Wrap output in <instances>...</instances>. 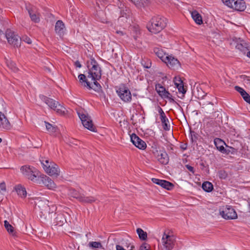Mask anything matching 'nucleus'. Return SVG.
I'll return each mask as SVG.
<instances>
[{
	"label": "nucleus",
	"mask_w": 250,
	"mask_h": 250,
	"mask_svg": "<svg viewBox=\"0 0 250 250\" xmlns=\"http://www.w3.org/2000/svg\"><path fill=\"white\" fill-rule=\"evenodd\" d=\"M91 67L88 65V72L87 76L84 74L78 76L80 82L83 83L85 87L98 91L101 89L100 84L97 82L101 78V69L99 65L94 59H90Z\"/></svg>",
	"instance_id": "f257e3e1"
},
{
	"label": "nucleus",
	"mask_w": 250,
	"mask_h": 250,
	"mask_svg": "<svg viewBox=\"0 0 250 250\" xmlns=\"http://www.w3.org/2000/svg\"><path fill=\"white\" fill-rule=\"evenodd\" d=\"M167 25V20L164 17L156 16L152 18L150 23L147 25L148 30L156 34L162 31Z\"/></svg>",
	"instance_id": "f03ea898"
},
{
	"label": "nucleus",
	"mask_w": 250,
	"mask_h": 250,
	"mask_svg": "<svg viewBox=\"0 0 250 250\" xmlns=\"http://www.w3.org/2000/svg\"><path fill=\"white\" fill-rule=\"evenodd\" d=\"M40 98L42 100L44 101L51 109L55 111L58 114L62 115L66 113L67 111L66 108L58 102L43 95L40 96Z\"/></svg>",
	"instance_id": "7ed1b4c3"
},
{
	"label": "nucleus",
	"mask_w": 250,
	"mask_h": 250,
	"mask_svg": "<svg viewBox=\"0 0 250 250\" xmlns=\"http://www.w3.org/2000/svg\"><path fill=\"white\" fill-rule=\"evenodd\" d=\"M175 239L173 235L164 233L161 241L160 247L161 250H171L174 247Z\"/></svg>",
	"instance_id": "20e7f679"
},
{
	"label": "nucleus",
	"mask_w": 250,
	"mask_h": 250,
	"mask_svg": "<svg viewBox=\"0 0 250 250\" xmlns=\"http://www.w3.org/2000/svg\"><path fill=\"white\" fill-rule=\"evenodd\" d=\"M21 170L23 175L34 183L40 174L39 171L34 167L27 165L21 167Z\"/></svg>",
	"instance_id": "39448f33"
},
{
	"label": "nucleus",
	"mask_w": 250,
	"mask_h": 250,
	"mask_svg": "<svg viewBox=\"0 0 250 250\" xmlns=\"http://www.w3.org/2000/svg\"><path fill=\"white\" fill-rule=\"evenodd\" d=\"M220 215L225 219L232 220L237 218V214L234 209L230 206L226 205L219 208Z\"/></svg>",
	"instance_id": "423d86ee"
},
{
	"label": "nucleus",
	"mask_w": 250,
	"mask_h": 250,
	"mask_svg": "<svg viewBox=\"0 0 250 250\" xmlns=\"http://www.w3.org/2000/svg\"><path fill=\"white\" fill-rule=\"evenodd\" d=\"M77 114L84 127L91 131H95V127L93 125L91 117L85 111L79 110L77 111Z\"/></svg>",
	"instance_id": "0eeeda50"
},
{
	"label": "nucleus",
	"mask_w": 250,
	"mask_h": 250,
	"mask_svg": "<svg viewBox=\"0 0 250 250\" xmlns=\"http://www.w3.org/2000/svg\"><path fill=\"white\" fill-rule=\"evenodd\" d=\"M5 36L9 44L14 47H18L20 45L21 39L19 40L18 35L11 29L6 30Z\"/></svg>",
	"instance_id": "6e6552de"
},
{
	"label": "nucleus",
	"mask_w": 250,
	"mask_h": 250,
	"mask_svg": "<svg viewBox=\"0 0 250 250\" xmlns=\"http://www.w3.org/2000/svg\"><path fill=\"white\" fill-rule=\"evenodd\" d=\"M35 183L38 185H44L48 189H53L56 188L54 182L49 177L43 174H40Z\"/></svg>",
	"instance_id": "1a4fd4ad"
},
{
	"label": "nucleus",
	"mask_w": 250,
	"mask_h": 250,
	"mask_svg": "<svg viewBox=\"0 0 250 250\" xmlns=\"http://www.w3.org/2000/svg\"><path fill=\"white\" fill-rule=\"evenodd\" d=\"M121 99L125 102H130L131 101V94L128 88L125 86L120 87L116 91Z\"/></svg>",
	"instance_id": "9d476101"
},
{
	"label": "nucleus",
	"mask_w": 250,
	"mask_h": 250,
	"mask_svg": "<svg viewBox=\"0 0 250 250\" xmlns=\"http://www.w3.org/2000/svg\"><path fill=\"white\" fill-rule=\"evenodd\" d=\"M232 41L235 44V47L241 51L245 52L250 49L248 43L241 38L235 37Z\"/></svg>",
	"instance_id": "9b49d317"
},
{
	"label": "nucleus",
	"mask_w": 250,
	"mask_h": 250,
	"mask_svg": "<svg viewBox=\"0 0 250 250\" xmlns=\"http://www.w3.org/2000/svg\"><path fill=\"white\" fill-rule=\"evenodd\" d=\"M166 61L164 62L167 66L173 69H177L180 67L179 61L172 55L167 56Z\"/></svg>",
	"instance_id": "f8f14e48"
},
{
	"label": "nucleus",
	"mask_w": 250,
	"mask_h": 250,
	"mask_svg": "<svg viewBox=\"0 0 250 250\" xmlns=\"http://www.w3.org/2000/svg\"><path fill=\"white\" fill-rule=\"evenodd\" d=\"M130 140L133 144L140 149L144 150L146 147V143L134 133L130 135Z\"/></svg>",
	"instance_id": "ddd939ff"
},
{
	"label": "nucleus",
	"mask_w": 250,
	"mask_h": 250,
	"mask_svg": "<svg viewBox=\"0 0 250 250\" xmlns=\"http://www.w3.org/2000/svg\"><path fill=\"white\" fill-rule=\"evenodd\" d=\"M11 128V125L5 115L0 111V129L8 130Z\"/></svg>",
	"instance_id": "4468645a"
},
{
	"label": "nucleus",
	"mask_w": 250,
	"mask_h": 250,
	"mask_svg": "<svg viewBox=\"0 0 250 250\" xmlns=\"http://www.w3.org/2000/svg\"><path fill=\"white\" fill-rule=\"evenodd\" d=\"M155 89L159 95L162 98L173 100L172 95L160 84H156Z\"/></svg>",
	"instance_id": "2eb2a0df"
},
{
	"label": "nucleus",
	"mask_w": 250,
	"mask_h": 250,
	"mask_svg": "<svg viewBox=\"0 0 250 250\" xmlns=\"http://www.w3.org/2000/svg\"><path fill=\"white\" fill-rule=\"evenodd\" d=\"M151 180L153 183L159 185L163 188L167 190H171L174 187L173 184L166 180H160L156 178H152Z\"/></svg>",
	"instance_id": "dca6fc26"
},
{
	"label": "nucleus",
	"mask_w": 250,
	"mask_h": 250,
	"mask_svg": "<svg viewBox=\"0 0 250 250\" xmlns=\"http://www.w3.org/2000/svg\"><path fill=\"white\" fill-rule=\"evenodd\" d=\"M45 172L51 176L57 177L60 173L59 166L54 163L50 166L48 169H47Z\"/></svg>",
	"instance_id": "f3484780"
},
{
	"label": "nucleus",
	"mask_w": 250,
	"mask_h": 250,
	"mask_svg": "<svg viewBox=\"0 0 250 250\" xmlns=\"http://www.w3.org/2000/svg\"><path fill=\"white\" fill-rule=\"evenodd\" d=\"M231 8L238 11H244L246 8V4L243 0H235Z\"/></svg>",
	"instance_id": "a211bd4d"
},
{
	"label": "nucleus",
	"mask_w": 250,
	"mask_h": 250,
	"mask_svg": "<svg viewBox=\"0 0 250 250\" xmlns=\"http://www.w3.org/2000/svg\"><path fill=\"white\" fill-rule=\"evenodd\" d=\"M156 158L158 161L162 164L166 165L168 163V156L165 151H160L157 152Z\"/></svg>",
	"instance_id": "6ab92c4d"
},
{
	"label": "nucleus",
	"mask_w": 250,
	"mask_h": 250,
	"mask_svg": "<svg viewBox=\"0 0 250 250\" xmlns=\"http://www.w3.org/2000/svg\"><path fill=\"white\" fill-rule=\"evenodd\" d=\"M64 24L63 22L61 21H58L55 24V31L60 37H62L64 33Z\"/></svg>",
	"instance_id": "aec40b11"
},
{
	"label": "nucleus",
	"mask_w": 250,
	"mask_h": 250,
	"mask_svg": "<svg viewBox=\"0 0 250 250\" xmlns=\"http://www.w3.org/2000/svg\"><path fill=\"white\" fill-rule=\"evenodd\" d=\"M214 143L217 149L222 153H226V150L225 149L224 146L226 145L225 143L221 139L215 138L214 140Z\"/></svg>",
	"instance_id": "412c9836"
},
{
	"label": "nucleus",
	"mask_w": 250,
	"mask_h": 250,
	"mask_svg": "<svg viewBox=\"0 0 250 250\" xmlns=\"http://www.w3.org/2000/svg\"><path fill=\"white\" fill-rule=\"evenodd\" d=\"M28 13L29 14L31 20L36 22L38 23L40 21V14L35 10V9L31 8L28 9Z\"/></svg>",
	"instance_id": "4be33fe9"
},
{
	"label": "nucleus",
	"mask_w": 250,
	"mask_h": 250,
	"mask_svg": "<svg viewBox=\"0 0 250 250\" xmlns=\"http://www.w3.org/2000/svg\"><path fill=\"white\" fill-rule=\"evenodd\" d=\"M191 15L197 24H201L203 23L202 16L197 11L194 10L191 12Z\"/></svg>",
	"instance_id": "5701e85b"
},
{
	"label": "nucleus",
	"mask_w": 250,
	"mask_h": 250,
	"mask_svg": "<svg viewBox=\"0 0 250 250\" xmlns=\"http://www.w3.org/2000/svg\"><path fill=\"white\" fill-rule=\"evenodd\" d=\"M15 190L17 194L22 198H24L26 196L27 192L24 187L21 185H18L15 188Z\"/></svg>",
	"instance_id": "b1692460"
},
{
	"label": "nucleus",
	"mask_w": 250,
	"mask_h": 250,
	"mask_svg": "<svg viewBox=\"0 0 250 250\" xmlns=\"http://www.w3.org/2000/svg\"><path fill=\"white\" fill-rule=\"evenodd\" d=\"M95 197L92 196H85L83 195L79 197V201L83 203L91 204L96 201Z\"/></svg>",
	"instance_id": "393cba45"
},
{
	"label": "nucleus",
	"mask_w": 250,
	"mask_h": 250,
	"mask_svg": "<svg viewBox=\"0 0 250 250\" xmlns=\"http://www.w3.org/2000/svg\"><path fill=\"white\" fill-rule=\"evenodd\" d=\"M154 52L156 55L164 62L166 61L167 56H169L167 54L165 53L162 49L155 48Z\"/></svg>",
	"instance_id": "a878e982"
},
{
	"label": "nucleus",
	"mask_w": 250,
	"mask_h": 250,
	"mask_svg": "<svg viewBox=\"0 0 250 250\" xmlns=\"http://www.w3.org/2000/svg\"><path fill=\"white\" fill-rule=\"evenodd\" d=\"M131 34L134 40H137V38L139 37L140 34V30L139 27L138 25L131 26Z\"/></svg>",
	"instance_id": "bb28decb"
},
{
	"label": "nucleus",
	"mask_w": 250,
	"mask_h": 250,
	"mask_svg": "<svg viewBox=\"0 0 250 250\" xmlns=\"http://www.w3.org/2000/svg\"><path fill=\"white\" fill-rule=\"evenodd\" d=\"M4 225L7 231L11 235L14 236L15 234L13 227L10 225L7 220L4 221Z\"/></svg>",
	"instance_id": "cd10ccee"
},
{
	"label": "nucleus",
	"mask_w": 250,
	"mask_h": 250,
	"mask_svg": "<svg viewBox=\"0 0 250 250\" xmlns=\"http://www.w3.org/2000/svg\"><path fill=\"white\" fill-rule=\"evenodd\" d=\"M202 188L206 192H209L213 189V185L209 182H205L202 184Z\"/></svg>",
	"instance_id": "c85d7f7f"
},
{
	"label": "nucleus",
	"mask_w": 250,
	"mask_h": 250,
	"mask_svg": "<svg viewBox=\"0 0 250 250\" xmlns=\"http://www.w3.org/2000/svg\"><path fill=\"white\" fill-rule=\"evenodd\" d=\"M36 206H37L42 210H45L48 208L47 201L45 200H39L37 202H36Z\"/></svg>",
	"instance_id": "c756f323"
},
{
	"label": "nucleus",
	"mask_w": 250,
	"mask_h": 250,
	"mask_svg": "<svg viewBox=\"0 0 250 250\" xmlns=\"http://www.w3.org/2000/svg\"><path fill=\"white\" fill-rule=\"evenodd\" d=\"M137 233L139 238L142 240H146L147 239V234L146 231H144L142 229L138 228L137 229Z\"/></svg>",
	"instance_id": "7c9ffc66"
},
{
	"label": "nucleus",
	"mask_w": 250,
	"mask_h": 250,
	"mask_svg": "<svg viewBox=\"0 0 250 250\" xmlns=\"http://www.w3.org/2000/svg\"><path fill=\"white\" fill-rule=\"evenodd\" d=\"M160 119L163 124V127L164 129L165 130H168L169 129L170 126L168 125V123H169L168 119L166 117V116H164L162 118H161Z\"/></svg>",
	"instance_id": "2f4dec72"
},
{
	"label": "nucleus",
	"mask_w": 250,
	"mask_h": 250,
	"mask_svg": "<svg viewBox=\"0 0 250 250\" xmlns=\"http://www.w3.org/2000/svg\"><path fill=\"white\" fill-rule=\"evenodd\" d=\"M44 123L45 125L46 128L49 133L53 134L56 131V127L53 126L51 124L48 122H45Z\"/></svg>",
	"instance_id": "473e14b6"
},
{
	"label": "nucleus",
	"mask_w": 250,
	"mask_h": 250,
	"mask_svg": "<svg viewBox=\"0 0 250 250\" xmlns=\"http://www.w3.org/2000/svg\"><path fill=\"white\" fill-rule=\"evenodd\" d=\"M6 63L7 66L14 72H17L18 68L16 67V64L14 62L10 60H6Z\"/></svg>",
	"instance_id": "72a5a7b5"
},
{
	"label": "nucleus",
	"mask_w": 250,
	"mask_h": 250,
	"mask_svg": "<svg viewBox=\"0 0 250 250\" xmlns=\"http://www.w3.org/2000/svg\"><path fill=\"white\" fill-rule=\"evenodd\" d=\"M41 163L42 164L44 170L45 171L47 169H48L49 167H50V166L52 165V164H53L54 163L50 161L49 160H42L41 161Z\"/></svg>",
	"instance_id": "f704fd0d"
},
{
	"label": "nucleus",
	"mask_w": 250,
	"mask_h": 250,
	"mask_svg": "<svg viewBox=\"0 0 250 250\" xmlns=\"http://www.w3.org/2000/svg\"><path fill=\"white\" fill-rule=\"evenodd\" d=\"M89 247L95 249H104L102 245L99 242H90L88 244Z\"/></svg>",
	"instance_id": "c9c22d12"
},
{
	"label": "nucleus",
	"mask_w": 250,
	"mask_h": 250,
	"mask_svg": "<svg viewBox=\"0 0 250 250\" xmlns=\"http://www.w3.org/2000/svg\"><path fill=\"white\" fill-rule=\"evenodd\" d=\"M69 194L72 197L77 199L79 201V197H81V194H79V193L75 189H72L69 190Z\"/></svg>",
	"instance_id": "e433bc0d"
},
{
	"label": "nucleus",
	"mask_w": 250,
	"mask_h": 250,
	"mask_svg": "<svg viewBox=\"0 0 250 250\" xmlns=\"http://www.w3.org/2000/svg\"><path fill=\"white\" fill-rule=\"evenodd\" d=\"M235 89L241 95V96L243 97L246 94V91L242 87H239L238 86H235L234 87Z\"/></svg>",
	"instance_id": "4c0bfd02"
},
{
	"label": "nucleus",
	"mask_w": 250,
	"mask_h": 250,
	"mask_svg": "<svg viewBox=\"0 0 250 250\" xmlns=\"http://www.w3.org/2000/svg\"><path fill=\"white\" fill-rule=\"evenodd\" d=\"M235 89L241 95V96L243 97L246 94V91L242 87H239L238 86H235L234 87Z\"/></svg>",
	"instance_id": "58836bf2"
},
{
	"label": "nucleus",
	"mask_w": 250,
	"mask_h": 250,
	"mask_svg": "<svg viewBox=\"0 0 250 250\" xmlns=\"http://www.w3.org/2000/svg\"><path fill=\"white\" fill-rule=\"evenodd\" d=\"M235 89L241 95V96L243 97L246 94V91L242 87H239L238 86H235L234 87Z\"/></svg>",
	"instance_id": "ea45409f"
},
{
	"label": "nucleus",
	"mask_w": 250,
	"mask_h": 250,
	"mask_svg": "<svg viewBox=\"0 0 250 250\" xmlns=\"http://www.w3.org/2000/svg\"><path fill=\"white\" fill-rule=\"evenodd\" d=\"M234 0H222L224 4L231 8H232Z\"/></svg>",
	"instance_id": "a19ab883"
},
{
	"label": "nucleus",
	"mask_w": 250,
	"mask_h": 250,
	"mask_svg": "<svg viewBox=\"0 0 250 250\" xmlns=\"http://www.w3.org/2000/svg\"><path fill=\"white\" fill-rule=\"evenodd\" d=\"M176 86L178 88V91H179V92H181V93H182L183 94L186 93V90L184 88L183 83H182V84H180L179 85H177Z\"/></svg>",
	"instance_id": "79ce46f5"
},
{
	"label": "nucleus",
	"mask_w": 250,
	"mask_h": 250,
	"mask_svg": "<svg viewBox=\"0 0 250 250\" xmlns=\"http://www.w3.org/2000/svg\"><path fill=\"white\" fill-rule=\"evenodd\" d=\"M218 176L221 179H225L227 178L228 174L226 171L224 170H220L218 172Z\"/></svg>",
	"instance_id": "37998d69"
},
{
	"label": "nucleus",
	"mask_w": 250,
	"mask_h": 250,
	"mask_svg": "<svg viewBox=\"0 0 250 250\" xmlns=\"http://www.w3.org/2000/svg\"><path fill=\"white\" fill-rule=\"evenodd\" d=\"M174 82L175 86L183 83V81L180 77H175L174 79Z\"/></svg>",
	"instance_id": "c03bdc74"
},
{
	"label": "nucleus",
	"mask_w": 250,
	"mask_h": 250,
	"mask_svg": "<svg viewBox=\"0 0 250 250\" xmlns=\"http://www.w3.org/2000/svg\"><path fill=\"white\" fill-rule=\"evenodd\" d=\"M22 40L23 42H26L29 44H30L32 43L31 40L29 37H28L27 36H26L22 37Z\"/></svg>",
	"instance_id": "a18cd8bd"
},
{
	"label": "nucleus",
	"mask_w": 250,
	"mask_h": 250,
	"mask_svg": "<svg viewBox=\"0 0 250 250\" xmlns=\"http://www.w3.org/2000/svg\"><path fill=\"white\" fill-rule=\"evenodd\" d=\"M242 98L245 102L250 104V95L248 93H246Z\"/></svg>",
	"instance_id": "49530a36"
},
{
	"label": "nucleus",
	"mask_w": 250,
	"mask_h": 250,
	"mask_svg": "<svg viewBox=\"0 0 250 250\" xmlns=\"http://www.w3.org/2000/svg\"><path fill=\"white\" fill-rule=\"evenodd\" d=\"M6 190V185L4 182L0 183V192Z\"/></svg>",
	"instance_id": "de8ad7c7"
},
{
	"label": "nucleus",
	"mask_w": 250,
	"mask_h": 250,
	"mask_svg": "<svg viewBox=\"0 0 250 250\" xmlns=\"http://www.w3.org/2000/svg\"><path fill=\"white\" fill-rule=\"evenodd\" d=\"M139 250H149V246L146 244L142 245Z\"/></svg>",
	"instance_id": "09e8293b"
},
{
	"label": "nucleus",
	"mask_w": 250,
	"mask_h": 250,
	"mask_svg": "<svg viewBox=\"0 0 250 250\" xmlns=\"http://www.w3.org/2000/svg\"><path fill=\"white\" fill-rule=\"evenodd\" d=\"M158 112L160 115V118H162L164 116H166L164 112L163 111V109L161 107L159 108Z\"/></svg>",
	"instance_id": "8fccbe9b"
},
{
	"label": "nucleus",
	"mask_w": 250,
	"mask_h": 250,
	"mask_svg": "<svg viewBox=\"0 0 250 250\" xmlns=\"http://www.w3.org/2000/svg\"><path fill=\"white\" fill-rule=\"evenodd\" d=\"M186 167L187 168V169L190 171V172H191L192 173H194V168L193 167L188 165H186Z\"/></svg>",
	"instance_id": "3c124183"
},
{
	"label": "nucleus",
	"mask_w": 250,
	"mask_h": 250,
	"mask_svg": "<svg viewBox=\"0 0 250 250\" xmlns=\"http://www.w3.org/2000/svg\"><path fill=\"white\" fill-rule=\"evenodd\" d=\"M116 33L119 35L120 36H124L125 35V33L123 32V31H121V30H117L116 31Z\"/></svg>",
	"instance_id": "603ef678"
},
{
	"label": "nucleus",
	"mask_w": 250,
	"mask_h": 250,
	"mask_svg": "<svg viewBox=\"0 0 250 250\" xmlns=\"http://www.w3.org/2000/svg\"><path fill=\"white\" fill-rule=\"evenodd\" d=\"M75 65L77 67H78V68H81L82 67V65L80 62L79 61H76L75 62Z\"/></svg>",
	"instance_id": "864d4df0"
},
{
	"label": "nucleus",
	"mask_w": 250,
	"mask_h": 250,
	"mask_svg": "<svg viewBox=\"0 0 250 250\" xmlns=\"http://www.w3.org/2000/svg\"><path fill=\"white\" fill-rule=\"evenodd\" d=\"M195 132L194 131H190V134H191V136L192 137V140H193V137H195Z\"/></svg>",
	"instance_id": "5fc2aeb1"
},
{
	"label": "nucleus",
	"mask_w": 250,
	"mask_h": 250,
	"mask_svg": "<svg viewBox=\"0 0 250 250\" xmlns=\"http://www.w3.org/2000/svg\"><path fill=\"white\" fill-rule=\"evenodd\" d=\"M247 56L250 58V51L248 52Z\"/></svg>",
	"instance_id": "6e6d98bb"
},
{
	"label": "nucleus",
	"mask_w": 250,
	"mask_h": 250,
	"mask_svg": "<svg viewBox=\"0 0 250 250\" xmlns=\"http://www.w3.org/2000/svg\"><path fill=\"white\" fill-rule=\"evenodd\" d=\"M119 20H121V21H123V17H122H122L120 18Z\"/></svg>",
	"instance_id": "4d7b16f0"
},
{
	"label": "nucleus",
	"mask_w": 250,
	"mask_h": 250,
	"mask_svg": "<svg viewBox=\"0 0 250 250\" xmlns=\"http://www.w3.org/2000/svg\"><path fill=\"white\" fill-rule=\"evenodd\" d=\"M182 148L184 149H186V147H185V146H183V147H182Z\"/></svg>",
	"instance_id": "13d9d810"
},
{
	"label": "nucleus",
	"mask_w": 250,
	"mask_h": 250,
	"mask_svg": "<svg viewBox=\"0 0 250 250\" xmlns=\"http://www.w3.org/2000/svg\"><path fill=\"white\" fill-rule=\"evenodd\" d=\"M182 148L184 149H186V147H185V146H183V147H182Z\"/></svg>",
	"instance_id": "bf43d9fd"
},
{
	"label": "nucleus",
	"mask_w": 250,
	"mask_h": 250,
	"mask_svg": "<svg viewBox=\"0 0 250 250\" xmlns=\"http://www.w3.org/2000/svg\"><path fill=\"white\" fill-rule=\"evenodd\" d=\"M2 142V139L1 138H0V143Z\"/></svg>",
	"instance_id": "052dcab7"
}]
</instances>
